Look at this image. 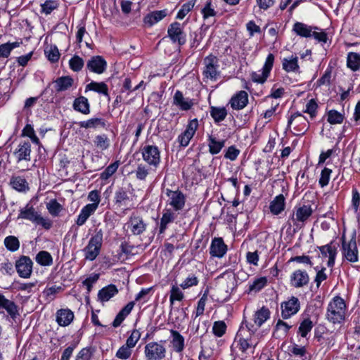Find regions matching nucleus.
Instances as JSON below:
<instances>
[{
	"label": "nucleus",
	"instance_id": "58",
	"mask_svg": "<svg viewBox=\"0 0 360 360\" xmlns=\"http://www.w3.org/2000/svg\"><path fill=\"white\" fill-rule=\"evenodd\" d=\"M267 279L266 277H260L255 279L249 286L250 291L258 292L266 286Z\"/></svg>",
	"mask_w": 360,
	"mask_h": 360
},
{
	"label": "nucleus",
	"instance_id": "47",
	"mask_svg": "<svg viewBox=\"0 0 360 360\" xmlns=\"http://www.w3.org/2000/svg\"><path fill=\"white\" fill-rule=\"evenodd\" d=\"M4 243L6 249L11 252H15L20 248V241L18 238L14 236L6 237Z\"/></svg>",
	"mask_w": 360,
	"mask_h": 360
},
{
	"label": "nucleus",
	"instance_id": "45",
	"mask_svg": "<svg viewBox=\"0 0 360 360\" xmlns=\"http://www.w3.org/2000/svg\"><path fill=\"white\" fill-rule=\"evenodd\" d=\"M295 120H297V122L298 123L304 124V127L302 129L297 130L298 132L296 134H297V135L304 134L308 129V127L306 126V124H305V122H307V120L304 116H302L299 112H295L290 117V118L288 119V128L290 127L291 124Z\"/></svg>",
	"mask_w": 360,
	"mask_h": 360
},
{
	"label": "nucleus",
	"instance_id": "10",
	"mask_svg": "<svg viewBox=\"0 0 360 360\" xmlns=\"http://www.w3.org/2000/svg\"><path fill=\"white\" fill-rule=\"evenodd\" d=\"M342 255L349 262H356L359 259V252L356 240L352 238L349 242H346L345 237L342 238Z\"/></svg>",
	"mask_w": 360,
	"mask_h": 360
},
{
	"label": "nucleus",
	"instance_id": "40",
	"mask_svg": "<svg viewBox=\"0 0 360 360\" xmlns=\"http://www.w3.org/2000/svg\"><path fill=\"white\" fill-rule=\"evenodd\" d=\"M347 66L354 72L359 70L360 53L356 52H349L347 56Z\"/></svg>",
	"mask_w": 360,
	"mask_h": 360
},
{
	"label": "nucleus",
	"instance_id": "20",
	"mask_svg": "<svg viewBox=\"0 0 360 360\" xmlns=\"http://www.w3.org/2000/svg\"><path fill=\"white\" fill-rule=\"evenodd\" d=\"M309 277L306 271L296 270L290 276V285L295 288H302L308 284Z\"/></svg>",
	"mask_w": 360,
	"mask_h": 360
},
{
	"label": "nucleus",
	"instance_id": "26",
	"mask_svg": "<svg viewBox=\"0 0 360 360\" xmlns=\"http://www.w3.org/2000/svg\"><path fill=\"white\" fill-rule=\"evenodd\" d=\"M0 307L4 308L11 317L15 319L19 316L18 307L14 302L6 299L0 293Z\"/></svg>",
	"mask_w": 360,
	"mask_h": 360
},
{
	"label": "nucleus",
	"instance_id": "50",
	"mask_svg": "<svg viewBox=\"0 0 360 360\" xmlns=\"http://www.w3.org/2000/svg\"><path fill=\"white\" fill-rule=\"evenodd\" d=\"M312 328V321L309 319H305L301 322L299 326L298 333L302 337L305 338L307 335L311 330Z\"/></svg>",
	"mask_w": 360,
	"mask_h": 360
},
{
	"label": "nucleus",
	"instance_id": "64",
	"mask_svg": "<svg viewBox=\"0 0 360 360\" xmlns=\"http://www.w3.org/2000/svg\"><path fill=\"white\" fill-rule=\"evenodd\" d=\"M141 338V333L139 330H133L129 337L127 338L126 344L131 348H133Z\"/></svg>",
	"mask_w": 360,
	"mask_h": 360
},
{
	"label": "nucleus",
	"instance_id": "4",
	"mask_svg": "<svg viewBox=\"0 0 360 360\" xmlns=\"http://www.w3.org/2000/svg\"><path fill=\"white\" fill-rule=\"evenodd\" d=\"M146 360H162L166 356V348L164 345L158 342H150L144 347Z\"/></svg>",
	"mask_w": 360,
	"mask_h": 360
},
{
	"label": "nucleus",
	"instance_id": "59",
	"mask_svg": "<svg viewBox=\"0 0 360 360\" xmlns=\"http://www.w3.org/2000/svg\"><path fill=\"white\" fill-rule=\"evenodd\" d=\"M195 0H191L184 4L179 11L176 18L182 20L193 8Z\"/></svg>",
	"mask_w": 360,
	"mask_h": 360
},
{
	"label": "nucleus",
	"instance_id": "2",
	"mask_svg": "<svg viewBox=\"0 0 360 360\" xmlns=\"http://www.w3.org/2000/svg\"><path fill=\"white\" fill-rule=\"evenodd\" d=\"M103 237V230L101 229H96L95 233L83 250L85 259L93 261L98 257L102 247Z\"/></svg>",
	"mask_w": 360,
	"mask_h": 360
},
{
	"label": "nucleus",
	"instance_id": "56",
	"mask_svg": "<svg viewBox=\"0 0 360 360\" xmlns=\"http://www.w3.org/2000/svg\"><path fill=\"white\" fill-rule=\"evenodd\" d=\"M226 330V325L224 321H215L213 324L212 331L217 337L223 336Z\"/></svg>",
	"mask_w": 360,
	"mask_h": 360
},
{
	"label": "nucleus",
	"instance_id": "54",
	"mask_svg": "<svg viewBox=\"0 0 360 360\" xmlns=\"http://www.w3.org/2000/svg\"><path fill=\"white\" fill-rule=\"evenodd\" d=\"M58 6V4L56 1L46 0L44 4H41V13L46 15H49L56 9Z\"/></svg>",
	"mask_w": 360,
	"mask_h": 360
},
{
	"label": "nucleus",
	"instance_id": "62",
	"mask_svg": "<svg viewBox=\"0 0 360 360\" xmlns=\"http://www.w3.org/2000/svg\"><path fill=\"white\" fill-rule=\"evenodd\" d=\"M131 347L127 344L122 345L117 352L116 356L120 359H127L131 354Z\"/></svg>",
	"mask_w": 360,
	"mask_h": 360
},
{
	"label": "nucleus",
	"instance_id": "5",
	"mask_svg": "<svg viewBox=\"0 0 360 360\" xmlns=\"http://www.w3.org/2000/svg\"><path fill=\"white\" fill-rule=\"evenodd\" d=\"M165 193L168 198L167 205L171 206L173 210L179 212L184 207L186 197L181 191L179 189L172 191L169 188H166Z\"/></svg>",
	"mask_w": 360,
	"mask_h": 360
},
{
	"label": "nucleus",
	"instance_id": "3",
	"mask_svg": "<svg viewBox=\"0 0 360 360\" xmlns=\"http://www.w3.org/2000/svg\"><path fill=\"white\" fill-rule=\"evenodd\" d=\"M18 218L25 219L41 225L45 229H51L52 222L49 219L44 218L37 212L32 206L27 204L23 209H21Z\"/></svg>",
	"mask_w": 360,
	"mask_h": 360
},
{
	"label": "nucleus",
	"instance_id": "11",
	"mask_svg": "<svg viewBox=\"0 0 360 360\" xmlns=\"http://www.w3.org/2000/svg\"><path fill=\"white\" fill-rule=\"evenodd\" d=\"M15 269L20 278H29L32 273L33 262L28 256L22 255L15 262Z\"/></svg>",
	"mask_w": 360,
	"mask_h": 360
},
{
	"label": "nucleus",
	"instance_id": "22",
	"mask_svg": "<svg viewBox=\"0 0 360 360\" xmlns=\"http://www.w3.org/2000/svg\"><path fill=\"white\" fill-rule=\"evenodd\" d=\"M177 211L169 208H165L163 210L162 217L160 219V234L163 233L167 228L169 224L172 223L177 217Z\"/></svg>",
	"mask_w": 360,
	"mask_h": 360
},
{
	"label": "nucleus",
	"instance_id": "27",
	"mask_svg": "<svg viewBox=\"0 0 360 360\" xmlns=\"http://www.w3.org/2000/svg\"><path fill=\"white\" fill-rule=\"evenodd\" d=\"M97 210L96 204H87L80 211L79 214L76 220L77 226L84 225L88 218L92 215Z\"/></svg>",
	"mask_w": 360,
	"mask_h": 360
},
{
	"label": "nucleus",
	"instance_id": "15",
	"mask_svg": "<svg viewBox=\"0 0 360 360\" xmlns=\"http://www.w3.org/2000/svg\"><path fill=\"white\" fill-rule=\"evenodd\" d=\"M31 144L29 141L20 142L15 149L13 155L17 162H29L31 160Z\"/></svg>",
	"mask_w": 360,
	"mask_h": 360
},
{
	"label": "nucleus",
	"instance_id": "19",
	"mask_svg": "<svg viewBox=\"0 0 360 360\" xmlns=\"http://www.w3.org/2000/svg\"><path fill=\"white\" fill-rule=\"evenodd\" d=\"M75 315L68 308L58 309L56 313V321L60 326H69L74 320Z\"/></svg>",
	"mask_w": 360,
	"mask_h": 360
},
{
	"label": "nucleus",
	"instance_id": "8",
	"mask_svg": "<svg viewBox=\"0 0 360 360\" xmlns=\"http://www.w3.org/2000/svg\"><path fill=\"white\" fill-rule=\"evenodd\" d=\"M203 63L205 65L203 75L207 79L215 80L219 73L217 58L212 54H210L204 58Z\"/></svg>",
	"mask_w": 360,
	"mask_h": 360
},
{
	"label": "nucleus",
	"instance_id": "53",
	"mask_svg": "<svg viewBox=\"0 0 360 360\" xmlns=\"http://www.w3.org/2000/svg\"><path fill=\"white\" fill-rule=\"evenodd\" d=\"M45 54L49 60L52 63L57 62L60 58V53L56 46H50L45 49Z\"/></svg>",
	"mask_w": 360,
	"mask_h": 360
},
{
	"label": "nucleus",
	"instance_id": "32",
	"mask_svg": "<svg viewBox=\"0 0 360 360\" xmlns=\"http://www.w3.org/2000/svg\"><path fill=\"white\" fill-rule=\"evenodd\" d=\"M135 305L134 301L129 302L124 307H123L120 312L117 314L115 319L112 322V326L117 328L121 325L125 318L131 313Z\"/></svg>",
	"mask_w": 360,
	"mask_h": 360
},
{
	"label": "nucleus",
	"instance_id": "21",
	"mask_svg": "<svg viewBox=\"0 0 360 360\" xmlns=\"http://www.w3.org/2000/svg\"><path fill=\"white\" fill-rule=\"evenodd\" d=\"M231 108L234 110L243 109L248 103V95L245 91H240L233 96L229 102Z\"/></svg>",
	"mask_w": 360,
	"mask_h": 360
},
{
	"label": "nucleus",
	"instance_id": "23",
	"mask_svg": "<svg viewBox=\"0 0 360 360\" xmlns=\"http://www.w3.org/2000/svg\"><path fill=\"white\" fill-rule=\"evenodd\" d=\"M167 15V10L155 11L148 13L143 18V23L150 27L162 20Z\"/></svg>",
	"mask_w": 360,
	"mask_h": 360
},
{
	"label": "nucleus",
	"instance_id": "34",
	"mask_svg": "<svg viewBox=\"0 0 360 360\" xmlns=\"http://www.w3.org/2000/svg\"><path fill=\"white\" fill-rule=\"evenodd\" d=\"M10 185L19 192H25L29 190V184L22 176H13L10 180Z\"/></svg>",
	"mask_w": 360,
	"mask_h": 360
},
{
	"label": "nucleus",
	"instance_id": "52",
	"mask_svg": "<svg viewBox=\"0 0 360 360\" xmlns=\"http://www.w3.org/2000/svg\"><path fill=\"white\" fill-rule=\"evenodd\" d=\"M344 116L340 112L335 110H331L328 112V122L331 124H340L343 122Z\"/></svg>",
	"mask_w": 360,
	"mask_h": 360
},
{
	"label": "nucleus",
	"instance_id": "39",
	"mask_svg": "<svg viewBox=\"0 0 360 360\" xmlns=\"http://www.w3.org/2000/svg\"><path fill=\"white\" fill-rule=\"evenodd\" d=\"M74 80L70 76L58 77L55 82V89L57 91L68 90L73 84Z\"/></svg>",
	"mask_w": 360,
	"mask_h": 360
},
{
	"label": "nucleus",
	"instance_id": "37",
	"mask_svg": "<svg viewBox=\"0 0 360 360\" xmlns=\"http://www.w3.org/2000/svg\"><path fill=\"white\" fill-rule=\"evenodd\" d=\"M78 125L80 128L84 129H96L98 127H105V122L102 118L93 117L86 121H82L78 122Z\"/></svg>",
	"mask_w": 360,
	"mask_h": 360
},
{
	"label": "nucleus",
	"instance_id": "7",
	"mask_svg": "<svg viewBox=\"0 0 360 360\" xmlns=\"http://www.w3.org/2000/svg\"><path fill=\"white\" fill-rule=\"evenodd\" d=\"M274 59V55L269 53L266 58L262 69L257 72H254L251 74V79L254 82L263 84L266 81L272 70Z\"/></svg>",
	"mask_w": 360,
	"mask_h": 360
},
{
	"label": "nucleus",
	"instance_id": "25",
	"mask_svg": "<svg viewBox=\"0 0 360 360\" xmlns=\"http://www.w3.org/2000/svg\"><path fill=\"white\" fill-rule=\"evenodd\" d=\"M129 193H130L127 188H119L115 192V204L120 207L127 206L131 200Z\"/></svg>",
	"mask_w": 360,
	"mask_h": 360
},
{
	"label": "nucleus",
	"instance_id": "51",
	"mask_svg": "<svg viewBox=\"0 0 360 360\" xmlns=\"http://www.w3.org/2000/svg\"><path fill=\"white\" fill-rule=\"evenodd\" d=\"M46 208L49 212L54 217L58 216L63 209L61 205L56 199H52L47 202Z\"/></svg>",
	"mask_w": 360,
	"mask_h": 360
},
{
	"label": "nucleus",
	"instance_id": "48",
	"mask_svg": "<svg viewBox=\"0 0 360 360\" xmlns=\"http://www.w3.org/2000/svg\"><path fill=\"white\" fill-rule=\"evenodd\" d=\"M36 262L41 266H50L53 263L51 254L46 251H40L35 257Z\"/></svg>",
	"mask_w": 360,
	"mask_h": 360
},
{
	"label": "nucleus",
	"instance_id": "41",
	"mask_svg": "<svg viewBox=\"0 0 360 360\" xmlns=\"http://www.w3.org/2000/svg\"><path fill=\"white\" fill-rule=\"evenodd\" d=\"M217 278L224 279L226 281V291L227 292H232L236 286L235 274L231 271H226L221 274Z\"/></svg>",
	"mask_w": 360,
	"mask_h": 360
},
{
	"label": "nucleus",
	"instance_id": "28",
	"mask_svg": "<svg viewBox=\"0 0 360 360\" xmlns=\"http://www.w3.org/2000/svg\"><path fill=\"white\" fill-rule=\"evenodd\" d=\"M319 250L323 256L328 257V266L329 267L333 266L337 255V248L330 243V244L319 247Z\"/></svg>",
	"mask_w": 360,
	"mask_h": 360
},
{
	"label": "nucleus",
	"instance_id": "9",
	"mask_svg": "<svg viewBox=\"0 0 360 360\" xmlns=\"http://www.w3.org/2000/svg\"><path fill=\"white\" fill-rule=\"evenodd\" d=\"M126 226L133 235L138 236L142 234L146 230L147 223L141 216L133 213L126 223Z\"/></svg>",
	"mask_w": 360,
	"mask_h": 360
},
{
	"label": "nucleus",
	"instance_id": "1",
	"mask_svg": "<svg viewBox=\"0 0 360 360\" xmlns=\"http://www.w3.org/2000/svg\"><path fill=\"white\" fill-rule=\"evenodd\" d=\"M345 311L346 304L344 300L339 296H336L328 305L326 319L333 324L340 323L345 320Z\"/></svg>",
	"mask_w": 360,
	"mask_h": 360
},
{
	"label": "nucleus",
	"instance_id": "13",
	"mask_svg": "<svg viewBox=\"0 0 360 360\" xmlns=\"http://www.w3.org/2000/svg\"><path fill=\"white\" fill-rule=\"evenodd\" d=\"M142 157L150 166L157 167L160 162V155L158 148L155 146L148 145L142 149Z\"/></svg>",
	"mask_w": 360,
	"mask_h": 360
},
{
	"label": "nucleus",
	"instance_id": "55",
	"mask_svg": "<svg viewBox=\"0 0 360 360\" xmlns=\"http://www.w3.org/2000/svg\"><path fill=\"white\" fill-rule=\"evenodd\" d=\"M119 167V162L116 161L109 166L101 174V179L103 180L108 179L113 174L116 172Z\"/></svg>",
	"mask_w": 360,
	"mask_h": 360
},
{
	"label": "nucleus",
	"instance_id": "38",
	"mask_svg": "<svg viewBox=\"0 0 360 360\" xmlns=\"http://www.w3.org/2000/svg\"><path fill=\"white\" fill-rule=\"evenodd\" d=\"M93 91L98 94L108 96V87L104 82H91L86 86L85 91Z\"/></svg>",
	"mask_w": 360,
	"mask_h": 360
},
{
	"label": "nucleus",
	"instance_id": "43",
	"mask_svg": "<svg viewBox=\"0 0 360 360\" xmlns=\"http://www.w3.org/2000/svg\"><path fill=\"white\" fill-rule=\"evenodd\" d=\"M224 141H217L212 136H210L208 139L209 151L212 155L218 154L224 146Z\"/></svg>",
	"mask_w": 360,
	"mask_h": 360
},
{
	"label": "nucleus",
	"instance_id": "46",
	"mask_svg": "<svg viewBox=\"0 0 360 360\" xmlns=\"http://www.w3.org/2000/svg\"><path fill=\"white\" fill-rule=\"evenodd\" d=\"M210 115L215 122H220L226 118L227 110L224 107H211Z\"/></svg>",
	"mask_w": 360,
	"mask_h": 360
},
{
	"label": "nucleus",
	"instance_id": "31",
	"mask_svg": "<svg viewBox=\"0 0 360 360\" xmlns=\"http://www.w3.org/2000/svg\"><path fill=\"white\" fill-rule=\"evenodd\" d=\"M170 333L172 335L171 345L174 351L177 353L181 352L185 347L184 338L177 330H171Z\"/></svg>",
	"mask_w": 360,
	"mask_h": 360
},
{
	"label": "nucleus",
	"instance_id": "29",
	"mask_svg": "<svg viewBox=\"0 0 360 360\" xmlns=\"http://www.w3.org/2000/svg\"><path fill=\"white\" fill-rule=\"evenodd\" d=\"M72 108L75 111L81 112L83 115H89L90 113L89 100L83 96H80L75 99Z\"/></svg>",
	"mask_w": 360,
	"mask_h": 360
},
{
	"label": "nucleus",
	"instance_id": "61",
	"mask_svg": "<svg viewBox=\"0 0 360 360\" xmlns=\"http://www.w3.org/2000/svg\"><path fill=\"white\" fill-rule=\"evenodd\" d=\"M314 30H312L311 37L319 42L326 43L328 37L326 32L317 27H314Z\"/></svg>",
	"mask_w": 360,
	"mask_h": 360
},
{
	"label": "nucleus",
	"instance_id": "14",
	"mask_svg": "<svg viewBox=\"0 0 360 360\" xmlns=\"http://www.w3.org/2000/svg\"><path fill=\"white\" fill-rule=\"evenodd\" d=\"M300 308V302L297 297H291L288 300L281 303V316L288 319L297 314Z\"/></svg>",
	"mask_w": 360,
	"mask_h": 360
},
{
	"label": "nucleus",
	"instance_id": "18",
	"mask_svg": "<svg viewBox=\"0 0 360 360\" xmlns=\"http://www.w3.org/2000/svg\"><path fill=\"white\" fill-rule=\"evenodd\" d=\"M227 252V245L221 238H214L212 240L210 254L212 257L221 258Z\"/></svg>",
	"mask_w": 360,
	"mask_h": 360
},
{
	"label": "nucleus",
	"instance_id": "33",
	"mask_svg": "<svg viewBox=\"0 0 360 360\" xmlns=\"http://www.w3.org/2000/svg\"><path fill=\"white\" fill-rule=\"evenodd\" d=\"M282 67L283 69L288 72H297L300 70V66L298 65V58L296 56H291L288 58H284L282 60Z\"/></svg>",
	"mask_w": 360,
	"mask_h": 360
},
{
	"label": "nucleus",
	"instance_id": "49",
	"mask_svg": "<svg viewBox=\"0 0 360 360\" xmlns=\"http://www.w3.org/2000/svg\"><path fill=\"white\" fill-rule=\"evenodd\" d=\"M94 144L98 149L105 150L110 146V140L105 134L98 135L95 137Z\"/></svg>",
	"mask_w": 360,
	"mask_h": 360
},
{
	"label": "nucleus",
	"instance_id": "12",
	"mask_svg": "<svg viewBox=\"0 0 360 360\" xmlns=\"http://www.w3.org/2000/svg\"><path fill=\"white\" fill-rule=\"evenodd\" d=\"M167 34L173 43H178L180 46L184 45L186 41L183 25L179 22H174L169 25Z\"/></svg>",
	"mask_w": 360,
	"mask_h": 360
},
{
	"label": "nucleus",
	"instance_id": "44",
	"mask_svg": "<svg viewBox=\"0 0 360 360\" xmlns=\"http://www.w3.org/2000/svg\"><path fill=\"white\" fill-rule=\"evenodd\" d=\"M237 338L238 340L236 341L237 342V347L242 352H245L250 347L255 348L257 345V341L255 342L252 338L245 339L240 337L238 335Z\"/></svg>",
	"mask_w": 360,
	"mask_h": 360
},
{
	"label": "nucleus",
	"instance_id": "36",
	"mask_svg": "<svg viewBox=\"0 0 360 360\" xmlns=\"http://www.w3.org/2000/svg\"><path fill=\"white\" fill-rule=\"evenodd\" d=\"M270 211L275 215L279 214L285 209V198L283 195H277L270 203Z\"/></svg>",
	"mask_w": 360,
	"mask_h": 360
},
{
	"label": "nucleus",
	"instance_id": "30",
	"mask_svg": "<svg viewBox=\"0 0 360 360\" xmlns=\"http://www.w3.org/2000/svg\"><path fill=\"white\" fill-rule=\"evenodd\" d=\"M118 293V290L115 285L110 284L98 291V299L101 302L109 301L112 297Z\"/></svg>",
	"mask_w": 360,
	"mask_h": 360
},
{
	"label": "nucleus",
	"instance_id": "17",
	"mask_svg": "<svg viewBox=\"0 0 360 360\" xmlns=\"http://www.w3.org/2000/svg\"><path fill=\"white\" fill-rule=\"evenodd\" d=\"M107 68V62L100 56L91 57L86 63V68L92 72L101 75L103 73Z\"/></svg>",
	"mask_w": 360,
	"mask_h": 360
},
{
	"label": "nucleus",
	"instance_id": "57",
	"mask_svg": "<svg viewBox=\"0 0 360 360\" xmlns=\"http://www.w3.org/2000/svg\"><path fill=\"white\" fill-rule=\"evenodd\" d=\"M184 297V293L179 287L173 285L170 290L169 302L171 304H174V301H181Z\"/></svg>",
	"mask_w": 360,
	"mask_h": 360
},
{
	"label": "nucleus",
	"instance_id": "42",
	"mask_svg": "<svg viewBox=\"0 0 360 360\" xmlns=\"http://www.w3.org/2000/svg\"><path fill=\"white\" fill-rule=\"evenodd\" d=\"M270 316V311L268 308L263 307L255 312L254 321L260 327Z\"/></svg>",
	"mask_w": 360,
	"mask_h": 360
},
{
	"label": "nucleus",
	"instance_id": "6",
	"mask_svg": "<svg viewBox=\"0 0 360 360\" xmlns=\"http://www.w3.org/2000/svg\"><path fill=\"white\" fill-rule=\"evenodd\" d=\"M313 213L311 205H303L302 206L295 207L293 214L290 217L294 226H302L304 223L309 219Z\"/></svg>",
	"mask_w": 360,
	"mask_h": 360
},
{
	"label": "nucleus",
	"instance_id": "16",
	"mask_svg": "<svg viewBox=\"0 0 360 360\" xmlns=\"http://www.w3.org/2000/svg\"><path fill=\"white\" fill-rule=\"evenodd\" d=\"M198 127V121L197 119H193L189 122L186 130L178 137V141L181 146L186 147L189 144L190 141L193 137Z\"/></svg>",
	"mask_w": 360,
	"mask_h": 360
},
{
	"label": "nucleus",
	"instance_id": "63",
	"mask_svg": "<svg viewBox=\"0 0 360 360\" xmlns=\"http://www.w3.org/2000/svg\"><path fill=\"white\" fill-rule=\"evenodd\" d=\"M331 172L332 170L327 167H325L321 171L319 184L322 188L328 184Z\"/></svg>",
	"mask_w": 360,
	"mask_h": 360
},
{
	"label": "nucleus",
	"instance_id": "35",
	"mask_svg": "<svg viewBox=\"0 0 360 360\" xmlns=\"http://www.w3.org/2000/svg\"><path fill=\"white\" fill-rule=\"evenodd\" d=\"M312 30H314V27L300 22H295L292 27V31L297 35L305 38L311 37Z\"/></svg>",
	"mask_w": 360,
	"mask_h": 360
},
{
	"label": "nucleus",
	"instance_id": "24",
	"mask_svg": "<svg viewBox=\"0 0 360 360\" xmlns=\"http://www.w3.org/2000/svg\"><path fill=\"white\" fill-rule=\"evenodd\" d=\"M173 104L181 110H188L193 105L192 99L185 98L181 91L177 90L173 98Z\"/></svg>",
	"mask_w": 360,
	"mask_h": 360
},
{
	"label": "nucleus",
	"instance_id": "60",
	"mask_svg": "<svg viewBox=\"0 0 360 360\" xmlns=\"http://www.w3.org/2000/svg\"><path fill=\"white\" fill-rule=\"evenodd\" d=\"M84 64L83 59L78 56H74L69 61L70 68L75 72L81 70Z\"/></svg>",
	"mask_w": 360,
	"mask_h": 360
}]
</instances>
